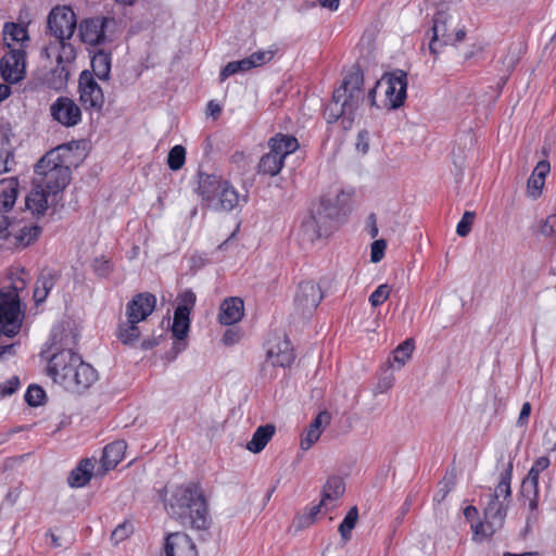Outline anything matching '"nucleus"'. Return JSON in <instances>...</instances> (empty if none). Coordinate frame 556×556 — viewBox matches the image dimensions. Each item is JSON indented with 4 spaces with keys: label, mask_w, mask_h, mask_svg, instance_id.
Masks as SVG:
<instances>
[{
    "label": "nucleus",
    "mask_w": 556,
    "mask_h": 556,
    "mask_svg": "<svg viewBox=\"0 0 556 556\" xmlns=\"http://www.w3.org/2000/svg\"><path fill=\"white\" fill-rule=\"evenodd\" d=\"M45 399V390L37 384L29 386L25 393V401L29 406H39L43 403Z\"/></svg>",
    "instance_id": "obj_41"
},
{
    "label": "nucleus",
    "mask_w": 556,
    "mask_h": 556,
    "mask_svg": "<svg viewBox=\"0 0 556 556\" xmlns=\"http://www.w3.org/2000/svg\"><path fill=\"white\" fill-rule=\"evenodd\" d=\"M178 305L176 309H181L182 313H191V309L195 305L197 296L195 293L189 289L178 294Z\"/></svg>",
    "instance_id": "obj_42"
},
{
    "label": "nucleus",
    "mask_w": 556,
    "mask_h": 556,
    "mask_svg": "<svg viewBox=\"0 0 556 556\" xmlns=\"http://www.w3.org/2000/svg\"><path fill=\"white\" fill-rule=\"evenodd\" d=\"M48 372L55 383L73 393L84 392L98 378L96 369L72 350L53 354L49 361Z\"/></svg>",
    "instance_id": "obj_3"
},
{
    "label": "nucleus",
    "mask_w": 556,
    "mask_h": 556,
    "mask_svg": "<svg viewBox=\"0 0 556 556\" xmlns=\"http://www.w3.org/2000/svg\"><path fill=\"white\" fill-rule=\"evenodd\" d=\"M369 135L366 130L359 131L357 136L356 149L363 153H366L369 149Z\"/></svg>",
    "instance_id": "obj_58"
},
{
    "label": "nucleus",
    "mask_w": 556,
    "mask_h": 556,
    "mask_svg": "<svg viewBox=\"0 0 556 556\" xmlns=\"http://www.w3.org/2000/svg\"><path fill=\"white\" fill-rule=\"evenodd\" d=\"M506 514L507 505L490 496V501L484 508V518L489 520L491 525L502 528Z\"/></svg>",
    "instance_id": "obj_31"
},
{
    "label": "nucleus",
    "mask_w": 556,
    "mask_h": 556,
    "mask_svg": "<svg viewBox=\"0 0 556 556\" xmlns=\"http://www.w3.org/2000/svg\"><path fill=\"white\" fill-rule=\"evenodd\" d=\"M186 162V149L177 144L169 150L167 165L172 170H179Z\"/></svg>",
    "instance_id": "obj_39"
},
{
    "label": "nucleus",
    "mask_w": 556,
    "mask_h": 556,
    "mask_svg": "<svg viewBox=\"0 0 556 556\" xmlns=\"http://www.w3.org/2000/svg\"><path fill=\"white\" fill-rule=\"evenodd\" d=\"M465 36H466L465 29L464 28H457L455 26L454 33L452 34V41L450 42V45H455L457 42L463 41Z\"/></svg>",
    "instance_id": "obj_63"
},
{
    "label": "nucleus",
    "mask_w": 556,
    "mask_h": 556,
    "mask_svg": "<svg viewBox=\"0 0 556 556\" xmlns=\"http://www.w3.org/2000/svg\"><path fill=\"white\" fill-rule=\"evenodd\" d=\"M53 193H48L46 188L39 187L38 182H35L34 189L26 198V207L34 214L42 215L49 203V197Z\"/></svg>",
    "instance_id": "obj_27"
},
{
    "label": "nucleus",
    "mask_w": 556,
    "mask_h": 556,
    "mask_svg": "<svg viewBox=\"0 0 556 556\" xmlns=\"http://www.w3.org/2000/svg\"><path fill=\"white\" fill-rule=\"evenodd\" d=\"M324 298L320 287L314 281H303L294 295V307L303 316L311 315Z\"/></svg>",
    "instance_id": "obj_9"
},
{
    "label": "nucleus",
    "mask_w": 556,
    "mask_h": 556,
    "mask_svg": "<svg viewBox=\"0 0 556 556\" xmlns=\"http://www.w3.org/2000/svg\"><path fill=\"white\" fill-rule=\"evenodd\" d=\"M91 67L93 74L100 80L109 79L111 73V54L104 50H99L91 59Z\"/></svg>",
    "instance_id": "obj_32"
},
{
    "label": "nucleus",
    "mask_w": 556,
    "mask_h": 556,
    "mask_svg": "<svg viewBox=\"0 0 556 556\" xmlns=\"http://www.w3.org/2000/svg\"><path fill=\"white\" fill-rule=\"evenodd\" d=\"M413 351H414L413 339H406L403 343H401L394 350L393 358L396 363H399V366L402 367L410 358Z\"/></svg>",
    "instance_id": "obj_40"
},
{
    "label": "nucleus",
    "mask_w": 556,
    "mask_h": 556,
    "mask_svg": "<svg viewBox=\"0 0 556 556\" xmlns=\"http://www.w3.org/2000/svg\"><path fill=\"white\" fill-rule=\"evenodd\" d=\"M224 179L215 174H206L202 170L198 172L197 193L202 198L208 207L212 206L224 184Z\"/></svg>",
    "instance_id": "obj_19"
},
{
    "label": "nucleus",
    "mask_w": 556,
    "mask_h": 556,
    "mask_svg": "<svg viewBox=\"0 0 556 556\" xmlns=\"http://www.w3.org/2000/svg\"><path fill=\"white\" fill-rule=\"evenodd\" d=\"M325 510V506L321 505V501L318 505H314L309 508L308 514H304L299 517L298 519V527L299 528H306L309 527L316 519V516L321 513V510Z\"/></svg>",
    "instance_id": "obj_45"
},
{
    "label": "nucleus",
    "mask_w": 556,
    "mask_h": 556,
    "mask_svg": "<svg viewBox=\"0 0 556 556\" xmlns=\"http://www.w3.org/2000/svg\"><path fill=\"white\" fill-rule=\"evenodd\" d=\"M268 147L269 152L261 157L257 172L273 177L281 172L286 157L294 153L300 144L291 135L277 134L269 139Z\"/></svg>",
    "instance_id": "obj_7"
},
{
    "label": "nucleus",
    "mask_w": 556,
    "mask_h": 556,
    "mask_svg": "<svg viewBox=\"0 0 556 556\" xmlns=\"http://www.w3.org/2000/svg\"><path fill=\"white\" fill-rule=\"evenodd\" d=\"M77 27L74 11L66 5L55 7L48 16V28L55 37L42 49V55L47 59H55L56 66L52 70L50 85L53 89H63L70 78V67L76 59V49L68 41Z\"/></svg>",
    "instance_id": "obj_1"
},
{
    "label": "nucleus",
    "mask_w": 556,
    "mask_h": 556,
    "mask_svg": "<svg viewBox=\"0 0 556 556\" xmlns=\"http://www.w3.org/2000/svg\"><path fill=\"white\" fill-rule=\"evenodd\" d=\"M138 324L127 317V320L118 326L117 338L123 344L134 345L138 341L141 333Z\"/></svg>",
    "instance_id": "obj_33"
},
{
    "label": "nucleus",
    "mask_w": 556,
    "mask_h": 556,
    "mask_svg": "<svg viewBox=\"0 0 556 556\" xmlns=\"http://www.w3.org/2000/svg\"><path fill=\"white\" fill-rule=\"evenodd\" d=\"M13 165V152L10 150V148H0V174L11 172Z\"/></svg>",
    "instance_id": "obj_47"
},
{
    "label": "nucleus",
    "mask_w": 556,
    "mask_h": 556,
    "mask_svg": "<svg viewBox=\"0 0 556 556\" xmlns=\"http://www.w3.org/2000/svg\"><path fill=\"white\" fill-rule=\"evenodd\" d=\"M391 292V288L389 285L383 283L377 287V289L370 294L369 302L374 307H377L384 303Z\"/></svg>",
    "instance_id": "obj_44"
},
{
    "label": "nucleus",
    "mask_w": 556,
    "mask_h": 556,
    "mask_svg": "<svg viewBox=\"0 0 556 556\" xmlns=\"http://www.w3.org/2000/svg\"><path fill=\"white\" fill-rule=\"evenodd\" d=\"M363 73L357 68L350 72L342 85L333 91L332 101L325 109L324 116L328 123L341 119L342 127L349 129L355 118V112L364 101Z\"/></svg>",
    "instance_id": "obj_4"
},
{
    "label": "nucleus",
    "mask_w": 556,
    "mask_h": 556,
    "mask_svg": "<svg viewBox=\"0 0 556 556\" xmlns=\"http://www.w3.org/2000/svg\"><path fill=\"white\" fill-rule=\"evenodd\" d=\"M18 193V180L11 177L0 181V236H8L11 226L8 213L13 208Z\"/></svg>",
    "instance_id": "obj_10"
},
{
    "label": "nucleus",
    "mask_w": 556,
    "mask_h": 556,
    "mask_svg": "<svg viewBox=\"0 0 556 556\" xmlns=\"http://www.w3.org/2000/svg\"><path fill=\"white\" fill-rule=\"evenodd\" d=\"M58 280V274L53 269H43L35 285L34 301L36 304H41L46 301L48 294L53 289Z\"/></svg>",
    "instance_id": "obj_24"
},
{
    "label": "nucleus",
    "mask_w": 556,
    "mask_h": 556,
    "mask_svg": "<svg viewBox=\"0 0 556 556\" xmlns=\"http://www.w3.org/2000/svg\"><path fill=\"white\" fill-rule=\"evenodd\" d=\"M21 386L20 378L17 376H12L7 381L0 383V396L5 397L15 393Z\"/></svg>",
    "instance_id": "obj_49"
},
{
    "label": "nucleus",
    "mask_w": 556,
    "mask_h": 556,
    "mask_svg": "<svg viewBox=\"0 0 556 556\" xmlns=\"http://www.w3.org/2000/svg\"><path fill=\"white\" fill-rule=\"evenodd\" d=\"M239 340V336L236 331H233L232 329H228L224 336H223V342L226 344V345H230V344H235L237 343Z\"/></svg>",
    "instance_id": "obj_60"
},
{
    "label": "nucleus",
    "mask_w": 556,
    "mask_h": 556,
    "mask_svg": "<svg viewBox=\"0 0 556 556\" xmlns=\"http://www.w3.org/2000/svg\"><path fill=\"white\" fill-rule=\"evenodd\" d=\"M386 247H387V243L382 239L374 241V243L371 244V254H370L371 262L377 263V262L381 261V258L383 257V254H384Z\"/></svg>",
    "instance_id": "obj_53"
},
{
    "label": "nucleus",
    "mask_w": 556,
    "mask_h": 556,
    "mask_svg": "<svg viewBox=\"0 0 556 556\" xmlns=\"http://www.w3.org/2000/svg\"><path fill=\"white\" fill-rule=\"evenodd\" d=\"M134 532V526L129 521H124L118 525L111 534V540L114 544H118L126 540Z\"/></svg>",
    "instance_id": "obj_43"
},
{
    "label": "nucleus",
    "mask_w": 556,
    "mask_h": 556,
    "mask_svg": "<svg viewBox=\"0 0 556 556\" xmlns=\"http://www.w3.org/2000/svg\"><path fill=\"white\" fill-rule=\"evenodd\" d=\"M3 40L9 50L11 48L23 49V43L28 40L27 30L15 23H7L3 28Z\"/></svg>",
    "instance_id": "obj_29"
},
{
    "label": "nucleus",
    "mask_w": 556,
    "mask_h": 556,
    "mask_svg": "<svg viewBox=\"0 0 556 556\" xmlns=\"http://www.w3.org/2000/svg\"><path fill=\"white\" fill-rule=\"evenodd\" d=\"M294 358L292 344L286 337H276L269 341L267 359L273 366L288 367L294 362Z\"/></svg>",
    "instance_id": "obj_16"
},
{
    "label": "nucleus",
    "mask_w": 556,
    "mask_h": 556,
    "mask_svg": "<svg viewBox=\"0 0 556 556\" xmlns=\"http://www.w3.org/2000/svg\"><path fill=\"white\" fill-rule=\"evenodd\" d=\"M94 465L91 459H83L76 468H74L68 478V484L72 488L85 486L91 479Z\"/></svg>",
    "instance_id": "obj_28"
},
{
    "label": "nucleus",
    "mask_w": 556,
    "mask_h": 556,
    "mask_svg": "<svg viewBox=\"0 0 556 556\" xmlns=\"http://www.w3.org/2000/svg\"><path fill=\"white\" fill-rule=\"evenodd\" d=\"M0 71L8 83H17L25 73V52L21 48H11L1 59Z\"/></svg>",
    "instance_id": "obj_12"
},
{
    "label": "nucleus",
    "mask_w": 556,
    "mask_h": 556,
    "mask_svg": "<svg viewBox=\"0 0 556 556\" xmlns=\"http://www.w3.org/2000/svg\"><path fill=\"white\" fill-rule=\"evenodd\" d=\"M275 433L273 425L260 426L248 442L247 448L252 453H260L267 445Z\"/></svg>",
    "instance_id": "obj_30"
},
{
    "label": "nucleus",
    "mask_w": 556,
    "mask_h": 556,
    "mask_svg": "<svg viewBox=\"0 0 556 556\" xmlns=\"http://www.w3.org/2000/svg\"><path fill=\"white\" fill-rule=\"evenodd\" d=\"M358 519V510L356 506L350 508L342 522L339 525V532L343 541L351 538V532L354 529Z\"/></svg>",
    "instance_id": "obj_37"
},
{
    "label": "nucleus",
    "mask_w": 556,
    "mask_h": 556,
    "mask_svg": "<svg viewBox=\"0 0 556 556\" xmlns=\"http://www.w3.org/2000/svg\"><path fill=\"white\" fill-rule=\"evenodd\" d=\"M472 529L475 535H482L483 538H488L493 535L500 528L491 525L490 521L484 518L483 522H479L478 525L473 526Z\"/></svg>",
    "instance_id": "obj_50"
},
{
    "label": "nucleus",
    "mask_w": 556,
    "mask_h": 556,
    "mask_svg": "<svg viewBox=\"0 0 556 556\" xmlns=\"http://www.w3.org/2000/svg\"><path fill=\"white\" fill-rule=\"evenodd\" d=\"M156 305V298L152 293H139L127 304L126 315L132 323H140L152 314Z\"/></svg>",
    "instance_id": "obj_17"
},
{
    "label": "nucleus",
    "mask_w": 556,
    "mask_h": 556,
    "mask_svg": "<svg viewBox=\"0 0 556 556\" xmlns=\"http://www.w3.org/2000/svg\"><path fill=\"white\" fill-rule=\"evenodd\" d=\"M549 464L551 462L548 457L541 456L533 463L532 466L542 472L543 470L548 468Z\"/></svg>",
    "instance_id": "obj_62"
},
{
    "label": "nucleus",
    "mask_w": 556,
    "mask_h": 556,
    "mask_svg": "<svg viewBox=\"0 0 556 556\" xmlns=\"http://www.w3.org/2000/svg\"><path fill=\"white\" fill-rule=\"evenodd\" d=\"M166 556H198L195 544L186 533L168 534L165 543Z\"/></svg>",
    "instance_id": "obj_20"
},
{
    "label": "nucleus",
    "mask_w": 556,
    "mask_h": 556,
    "mask_svg": "<svg viewBox=\"0 0 556 556\" xmlns=\"http://www.w3.org/2000/svg\"><path fill=\"white\" fill-rule=\"evenodd\" d=\"M331 420V415L327 410L320 412L309 424V427L318 431L320 434L323 432V426H327Z\"/></svg>",
    "instance_id": "obj_52"
},
{
    "label": "nucleus",
    "mask_w": 556,
    "mask_h": 556,
    "mask_svg": "<svg viewBox=\"0 0 556 556\" xmlns=\"http://www.w3.org/2000/svg\"><path fill=\"white\" fill-rule=\"evenodd\" d=\"M454 18L445 12H438L433 18V36L429 43L431 53L437 54L439 47L447 46L452 41L454 33Z\"/></svg>",
    "instance_id": "obj_13"
},
{
    "label": "nucleus",
    "mask_w": 556,
    "mask_h": 556,
    "mask_svg": "<svg viewBox=\"0 0 556 556\" xmlns=\"http://www.w3.org/2000/svg\"><path fill=\"white\" fill-rule=\"evenodd\" d=\"M238 204L239 193L227 180H225L211 207L217 211L228 212L232 211Z\"/></svg>",
    "instance_id": "obj_25"
},
{
    "label": "nucleus",
    "mask_w": 556,
    "mask_h": 556,
    "mask_svg": "<svg viewBox=\"0 0 556 556\" xmlns=\"http://www.w3.org/2000/svg\"><path fill=\"white\" fill-rule=\"evenodd\" d=\"M127 444L119 440L108 444L102 454V467L108 471L115 468L124 458Z\"/></svg>",
    "instance_id": "obj_26"
},
{
    "label": "nucleus",
    "mask_w": 556,
    "mask_h": 556,
    "mask_svg": "<svg viewBox=\"0 0 556 556\" xmlns=\"http://www.w3.org/2000/svg\"><path fill=\"white\" fill-rule=\"evenodd\" d=\"M551 172V164L546 160L540 161L527 181V193L532 199L541 195L545 178Z\"/></svg>",
    "instance_id": "obj_23"
},
{
    "label": "nucleus",
    "mask_w": 556,
    "mask_h": 556,
    "mask_svg": "<svg viewBox=\"0 0 556 556\" xmlns=\"http://www.w3.org/2000/svg\"><path fill=\"white\" fill-rule=\"evenodd\" d=\"M520 493L522 498L528 501L530 511H535L539 501V483L522 480Z\"/></svg>",
    "instance_id": "obj_36"
},
{
    "label": "nucleus",
    "mask_w": 556,
    "mask_h": 556,
    "mask_svg": "<svg viewBox=\"0 0 556 556\" xmlns=\"http://www.w3.org/2000/svg\"><path fill=\"white\" fill-rule=\"evenodd\" d=\"M243 301L239 298H229L223 301L219 307L218 320L222 325L230 326L243 317Z\"/></svg>",
    "instance_id": "obj_21"
},
{
    "label": "nucleus",
    "mask_w": 556,
    "mask_h": 556,
    "mask_svg": "<svg viewBox=\"0 0 556 556\" xmlns=\"http://www.w3.org/2000/svg\"><path fill=\"white\" fill-rule=\"evenodd\" d=\"M541 233L545 237L556 236V215L548 216L541 226Z\"/></svg>",
    "instance_id": "obj_54"
},
{
    "label": "nucleus",
    "mask_w": 556,
    "mask_h": 556,
    "mask_svg": "<svg viewBox=\"0 0 556 556\" xmlns=\"http://www.w3.org/2000/svg\"><path fill=\"white\" fill-rule=\"evenodd\" d=\"M350 199L351 194L345 191H340L333 197H323L302 224L304 237L313 242L329 235L340 218L346 214Z\"/></svg>",
    "instance_id": "obj_5"
},
{
    "label": "nucleus",
    "mask_w": 556,
    "mask_h": 556,
    "mask_svg": "<svg viewBox=\"0 0 556 556\" xmlns=\"http://www.w3.org/2000/svg\"><path fill=\"white\" fill-rule=\"evenodd\" d=\"M377 88L383 91L386 105L390 109H397L403 105L406 99L407 75L402 70L386 73L377 81Z\"/></svg>",
    "instance_id": "obj_8"
},
{
    "label": "nucleus",
    "mask_w": 556,
    "mask_h": 556,
    "mask_svg": "<svg viewBox=\"0 0 556 556\" xmlns=\"http://www.w3.org/2000/svg\"><path fill=\"white\" fill-rule=\"evenodd\" d=\"M344 482L340 477L332 476L328 478L323 486L321 505L325 506V511L332 510L337 501L344 494Z\"/></svg>",
    "instance_id": "obj_22"
},
{
    "label": "nucleus",
    "mask_w": 556,
    "mask_h": 556,
    "mask_svg": "<svg viewBox=\"0 0 556 556\" xmlns=\"http://www.w3.org/2000/svg\"><path fill=\"white\" fill-rule=\"evenodd\" d=\"M531 414V404L529 402H525L521 406V410L519 413V417L517 420L518 427H523L528 424L529 417Z\"/></svg>",
    "instance_id": "obj_57"
},
{
    "label": "nucleus",
    "mask_w": 556,
    "mask_h": 556,
    "mask_svg": "<svg viewBox=\"0 0 556 556\" xmlns=\"http://www.w3.org/2000/svg\"><path fill=\"white\" fill-rule=\"evenodd\" d=\"M50 112L53 119L66 127L75 126L81 119L79 106L66 97L58 98L51 104Z\"/></svg>",
    "instance_id": "obj_15"
},
{
    "label": "nucleus",
    "mask_w": 556,
    "mask_h": 556,
    "mask_svg": "<svg viewBox=\"0 0 556 556\" xmlns=\"http://www.w3.org/2000/svg\"><path fill=\"white\" fill-rule=\"evenodd\" d=\"M62 151L70 152L71 148L60 146L56 150H51L39 160L35 167V182L53 195L62 191L71 179V169L61 156Z\"/></svg>",
    "instance_id": "obj_6"
},
{
    "label": "nucleus",
    "mask_w": 556,
    "mask_h": 556,
    "mask_svg": "<svg viewBox=\"0 0 556 556\" xmlns=\"http://www.w3.org/2000/svg\"><path fill=\"white\" fill-rule=\"evenodd\" d=\"M251 70L250 63L248 61V58H244L239 61H232L226 64V66L222 70L219 78L220 81H225L228 77L241 73L247 72Z\"/></svg>",
    "instance_id": "obj_38"
},
{
    "label": "nucleus",
    "mask_w": 556,
    "mask_h": 556,
    "mask_svg": "<svg viewBox=\"0 0 556 556\" xmlns=\"http://www.w3.org/2000/svg\"><path fill=\"white\" fill-rule=\"evenodd\" d=\"M318 4L323 8H327L330 11H337L340 4V0H317Z\"/></svg>",
    "instance_id": "obj_64"
},
{
    "label": "nucleus",
    "mask_w": 556,
    "mask_h": 556,
    "mask_svg": "<svg viewBox=\"0 0 556 556\" xmlns=\"http://www.w3.org/2000/svg\"><path fill=\"white\" fill-rule=\"evenodd\" d=\"M274 56V52L271 50L266 51H256L248 56V61L250 63L251 68L263 65L269 62Z\"/></svg>",
    "instance_id": "obj_48"
},
{
    "label": "nucleus",
    "mask_w": 556,
    "mask_h": 556,
    "mask_svg": "<svg viewBox=\"0 0 556 556\" xmlns=\"http://www.w3.org/2000/svg\"><path fill=\"white\" fill-rule=\"evenodd\" d=\"M165 507L168 515L182 526H189L194 530H206L211 526L207 502L198 483L176 486L166 500Z\"/></svg>",
    "instance_id": "obj_2"
},
{
    "label": "nucleus",
    "mask_w": 556,
    "mask_h": 556,
    "mask_svg": "<svg viewBox=\"0 0 556 556\" xmlns=\"http://www.w3.org/2000/svg\"><path fill=\"white\" fill-rule=\"evenodd\" d=\"M475 216L473 212L467 211L464 213L456 227V232L459 237H466L470 232Z\"/></svg>",
    "instance_id": "obj_46"
},
{
    "label": "nucleus",
    "mask_w": 556,
    "mask_h": 556,
    "mask_svg": "<svg viewBox=\"0 0 556 556\" xmlns=\"http://www.w3.org/2000/svg\"><path fill=\"white\" fill-rule=\"evenodd\" d=\"M190 328V314L182 313L181 309H175L172 332L178 340H184L189 332Z\"/></svg>",
    "instance_id": "obj_34"
},
{
    "label": "nucleus",
    "mask_w": 556,
    "mask_h": 556,
    "mask_svg": "<svg viewBox=\"0 0 556 556\" xmlns=\"http://www.w3.org/2000/svg\"><path fill=\"white\" fill-rule=\"evenodd\" d=\"M367 226H368V233L370 238H376L378 236V226H377V217L376 214L371 213L367 217Z\"/></svg>",
    "instance_id": "obj_59"
},
{
    "label": "nucleus",
    "mask_w": 556,
    "mask_h": 556,
    "mask_svg": "<svg viewBox=\"0 0 556 556\" xmlns=\"http://www.w3.org/2000/svg\"><path fill=\"white\" fill-rule=\"evenodd\" d=\"M511 476H513V464L508 463L505 470L501 473V480L498 484L496 485L494 493L490 496L493 498H497L500 501V497L509 498L511 495V489H510V482H511Z\"/></svg>",
    "instance_id": "obj_35"
},
{
    "label": "nucleus",
    "mask_w": 556,
    "mask_h": 556,
    "mask_svg": "<svg viewBox=\"0 0 556 556\" xmlns=\"http://www.w3.org/2000/svg\"><path fill=\"white\" fill-rule=\"evenodd\" d=\"M393 383H394L393 375H391V374L387 375L378 381L377 387H376V392L384 393L393 387Z\"/></svg>",
    "instance_id": "obj_55"
},
{
    "label": "nucleus",
    "mask_w": 556,
    "mask_h": 556,
    "mask_svg": "<svg viewBox=\"0 0 556 556\" xmlns=\"http://www.w3.org/2000/svg\"><path fill=\"white\" fill-rule=\"evenodd\" d=\"M79 99L86 110L101 111L104 104L103 91L88 71L79 76Z\"/></svg>",
    "instance_id": "obj_11"
},
{
    "label": "nucleus",
    "mask_w": 556,
    "mask_h": 556,
    "mask_svg": "<svg viewBox=\"0 0 556 556\" xmlns=\"http://www.w3.org/2000/svg\"><path fill=\"white\" fill-rule=\"evenodd\" d=\"M443 486L440 489L439 493L435 494L434 496V501L437 502H441L445 498V496L447 495V493L451 491L452 489V482H447V481H443Z\"/></svg>",
    "instance_id": "obj_61"
},
{
    "label": "nucleus",
    "mask_w": 556,
    "mask_h": 556,
    "mask_svg": "<svg viewBox=\"0 0 556 556\" xmlns=\"http://www.w3.org/2000/svg\"><path fill=\"white\" fill-rule=\"evenodd\" d=\"M319 438L320 433L308 426L305 435L301 440V448L307 451Z\"/></svg>",
    "instance_id": "obj_51"
},
{
    "label": "nucleus",
    "mask_w": 556,
    "mask_h": 556,
    "mask_svg": "<svg viewBox=\"0 0 556 556\" xmlns=\"http://www.w3.org/2000/svg\"><path fill=\"white\" fill-rule=\"evenodd\" d=\"M112 269V265L109 261L106 260H96L94 262V271L101 276V277H105L110 274Z\"/></svg>",
    "instance_id": "obj_56"
},
{
    "label": "nucleus",
    "mask_w": 556,
    "mask_h": 556,
    "mask_svg": "<svg viewBox=\"0 0 556 556\" xmlns=\"http://www.w3.org/2000/svg\"><path fill=\"white\" fill-rule=\"evenodd\" d=\"M113 20L109 17H89L78 26L80 40L90 46H99L105 41V29Z\"/></svg>",
    "instance_id": "obj_14"
},
{
    "label": "nucleus",
    "mask_w": 556,
    "mask_h": 556,
    "mask_svg": "<svg viewBox=\"0 0 556 556\" xmlns=\"http://www.w3.org/2000/svg\"><path fill=\"white\" fill-rule=\"evenodd\" d=\"M41 233V228L33 223L25 224L22 227L16 228L11 224L8 227V236H0L2 239L9 240V242L18 249H24L35 242Z\"/></svg>",
    "instance_id": "obj_18"
}]
</instances>
